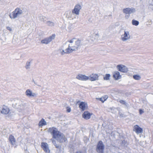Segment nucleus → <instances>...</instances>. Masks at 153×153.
Here are the masks:
<instances>
[{
  "instance_id": "obj_1",
  "label": "nucleus",
  "mask_w": 153,
  "mask_h": 153,
  "mask_svg": "<svg viewBox=\"0 0 153 153\" xmlns=\"http://www.w3.org/2000/svg\"><path fill=\"white\" fill-rule=\"evenodd\" d=\"M48 131L51 133L53 138L56 140L60 143L65 142L67 141V139L65 136L56 127H53L49 128Z\"/></svg>"
},
{
  "instance_id": "obj_2",
  "label": "nucleus",
  "mask_w": 153,
  "mask_h": 153,
  "mask_svg": "<svg viewBox=\"0 0 153 153\" xmlns=\"http://www.w3.org/2000/svg\"><path fill=\"white\" fill-rule=\"evenodd\" d=\"M23 11L22 10L19 8H17L15 9L11 13H10L9 16L11 19H15L23 13Z\"/></svg>"
},
{
  "instance_id": "obj_3",
  "label": "nucleus",
  "mask_w": 153,
  "mask_h": 153,
  "mask_svg": "<svg viewBox=\"0 0 153 153\" xmlns=\"http://www.w3.org/2000/svg\"><path fill=\"white\" fill-rule=\"evenodd\" d=\"M52 140L51 139L52 143L56 148V153H64V149L61 147V145L57 143L55 140Z\"/></svg>"
},
{
  "instance_id": "obj_4",
  "label": "nucleus",
  "mask_w": 153,
  "mask_h": 153,
  "mask_svg": "<svg viewBox=\"0 0 153 153\" xmlns=\"http://www.w3.org/2000/svg\"><path fill=\"white\" fill-rule=\"evenodd\" d=\"M105 148L104 145L101 140L99 141L97 144L96 151L98 153H104V150Z\"/></svg>"
},
{
  "instance_id": "obj_5",
  "label": "nucleus",
  "mask_w": 153,
  "mask_h": 153,
  "mask_svg": "<svg viewBox=\"0 0 153 153\" xmlns=\"http://www.w3.org/2000/svg\"><path fill=\"white\" fill-rule=\"evenodd\" d=\"M55 34H53L52 35L48 37H47L42 39L41 41V43L42 44H47L52 41L53 39H55Z\"/></svg>"
},
{
  "instance_id": "obj_6",
  "label": "nucleus",
  "mask_w": 153,
  "mask_h": 153,
  "mask_svg": "<svg viewBox=\"0 0 153 153\" xmlns=\"http://www.w3.org/2000/svg\"><path fill=\"white\" fill-rule=\"evenodd\" d=\"M68 13H67V15L68 18H71L72 19L76 18V4L72 12L69 11Z\"/></svg>"
},
{
  "instance_id": "obj_7",
  "label": "nucleus",
  "mask_w": 153,
  "mask_h": 153,
  "mask_svg": "<svg viewBox=\"0 0 153 153\" xmlns=\"http://www.w3.org/2000/svg\"><path fill=\"white\" fill-rule=\"evenodd\" d=\"M79 107L81 111H84L88 109L87 103L85 102H81L79 104Z\"/></svg>"
},
{
  "instance_id": "obj_8",
  "label": "nucleus",
  "mask_w": 153,
  "mask_h": 153,
  "mask_svg": "<svg viewBox=\"0 0 153 153\" xmlns=\"http://www.w3.org/2000/svg\"><path fill=\"white\" fill-rule=\"evenodd\" d=\"M117 68L119 71L123 73H126L128 71L127 68L123 65H118L117 66Z\"/></svg>"
},
{
  "instance_id": "obj_9",
  "label": "nucleus",
  "mask_w": 153,
  "mask_h": 153,
  "mask_svg": "<svg viewBox=\"0 0 153 153\" xmlns=\"http://www.w3.org/2000/svg\"><path fill=\"white\" fill-rule=\"evenodd\" d=\"M92 113H90L88 111H86L84 112L82 114V117L85 120H88L90 118Z\"/></svg>"
},
{
  "instance_id": "obj_10",
  "label": "nucleus",
  "mask_w": 153,
  "mask_h": 153,
  "mask_svg": "<svg viewBox=\"0 0 153 153\" xmlns=\"http://www.w3.org/2000/svg\"><path fill=\"white\" fill-rule=\"evenodd\" d=\"M41 146L45 152H47L48 150L49 152L50 151L49 149L48 144L47 143L45 142H42L41 143Z\"/></svg>"
},
{
  "instance_id": "obj_11",
  "label": "nucleus",
  "mask_w": 153,
  "mask_h": 153,
  "mask_svg": "<svg viewBox=\"0 0 153 153\" xmlns=\"http://www.w3.org/2000/svg\"><path fill=\"white\" fill-rule=\"evenodd\" d=\"M133 131L137 134L142 133L143 131V129L140 128L139 126L135 125L134 127Z\"/></svg>"
},
{
  "instance_id": "obj_12",
  "label": "nucleus",
  "mask_w": 153,
  "mask_h": 153,
  "mask_svg": "<svg viewBox=\"0 0 153 153\" xmlns=\"http://www.w3.org/2000/svg\"><path fill=\"white\" fill-rule=\"evenodd\" d=\"M113 77L115 80H117L121 78V75L118 71H115L113 73Z\"/></svg>"
},
{
  "instance_id": "obj_13",
  "label": "nucleus",
  "mask_w": 153,
  "mask_h": 153,
  "mask_svg": "<svg viewBox=\"0 0 153 153\" xmlns=\"http://www.w3.org/2000/svg\"><path fill=\"white\" fill-rule=\"evenodd\" d=\"M26 95L29 97H36V94L32 92L31 90L29 89H27L25 92Z\"/></svg>"
},
{
  "instance_id": "obj_14",
  "label": "nucleus",
  "mask_w": 153,
  "mask_h": 153,
  "mask_svg": "<svg viewBox=\"0 0 153 153\" xmlns=\"http://www.w3.org/2000/svg\"><path fill=\"white\" fill-rule=\"evenodd\" d=\"M89 77V79L91 81H94L98 79L99 76L96 74H92Z\"/></svg>"
},
{
  "instance_id": "obj_15",
  "label": "nucleus",
  "mask_w": 153,
  "mask_h": 153,
  "mask_svg": "<svg viewBox=\"0 0 153 153\" xmlns=\"http://www.w3.org/2000/svg\"><path fill=\"white\" fill-rule=\"evenodd\" d=\"M77 79L80 80L86 81L89 79V77L85 75L79 74L77 76Z\"/></svg>"
},
{
  "instance_id": "obj_16",
  "label": "nucleus",
  "mask_w": 153,
  "mask_h": 153,
  "mask_svg": "<svg viewBox=\"0 0 153 153\" xmlns=\"http://www.w3.org/2000/svg\"><path fill=\"white\" fill-rule=\"evenodd\" d=\"M74 50L70 47V45H69L68 48L65 50V52L64 50H62L61 51V54L63 55L66 53H69L72 52Z\"/></svg>"
},
{
  "instance_id": "obj_17",
  "label": "nucleus",
  "mask_w": 153,
  "mask_h": 153,
  "mask_svg": "<svg viewBox=\"0 0 153 153\" xmlns=\"http://www.w3.org/2000/svg\"><path fill=\"white\" fill-rule=\"evenodd\" d=\"M108 98L107 95H104L100 98H96V99L101 101L102 103H104L105 101Z\"/></svg>"
},
{
  "instance_id": "obj_18",
  "label": "nucleus",
  "mask_w": 153,
  "mask_h": 153,
  "mask_svg": "<svg viewBox=\"0 0 153 153\" xmlns=\"http://www.w3.org/2000/svg\"><path fill=\"white\" fill-rule=\"evenodd\" d=\"M9 111L10 110L9 108L5 106L4 107H3L2 108L1 113L3 114H8Z\"/></svg>"
},
{
  "instance_id": "obj_19",
  "label": "nucleus",
  "mask_w": 153,
  "mask_h": 153,
  "mask_svg": "<svg viewBox=\"0 0 153 153\" xmlns=\"http://www.w3.org/2000/svg\"><path fill=\"white\" fill-rule=\"evenodd\" d=\"M9 139L12 145H14L15 144L16 141L13 135H10L9 136Z\"/></svg>"
},
{
  "instance_id": "obj_20",
  "label": "nucleus",
  "mask_w": 153,
  "mask_h": 153,
  "mask_svg": "<svg viewBox=\"0 0 153 153\" xmlns=\"http://www.w3.org/2000/svg\"><path fill=\"white\" fill-rule=\"evenodd\" d=\"M129 35L128 32H125L124 34L122 36V40L125 41L129 38L128 36Z\"/></svg>"
},
{
  "instance_id": "obj_21",
  "label": "nucleus",
  "mask_w": 153,
  "mask_h": 153,
  "mask_svg": "<svg viewBox=\"0 0 153 153\" xmlns=\"http://www.w3.org/2000/svg\"><path fill=\"white\" fill-rule=\"evenodd\" d=\"M47 125V123L45 119L43 118H42L41 120L39 121L38 124V126L39 127H42L44 126Z\"/></svg>"
},
{
  "instance_id": "obj_22",
  "label": "nucleus",
  "mask_w": 153,
  "mask_h": 153,
  "mask_svg": "<svg viewBox=\"0 0 153 153\" xmlns=\"http://www.w3.org/2000/svg\"><path fill=\"white\" fill-rule=\"evenodd\" d=\"M15 105L16 108H18L21 105V104L20 100L17 98H15Z\"/></svg>"
},
{
  "instance_id": "obj_23",
  "label": "nucleus",
  "mask_w": 153,
  "mask_h": 153,
  "mask_svg": "<svg viewBox=\"0 0 153 153\" xmlns=\"http://www.w3.org/2000/svg\"><path fill=\"white\" fill-rule=\"evenodd\" d=\"M133 12V10L131 8H128L124 9L123 10V13L126 14H129L132 13Z\"/></svg>"
},
{
  "instance_id": "obj_24",
  "label": "nucleus",
  "mask_w": 153,
  "mask_h": 153,
  "mask_svg": "<svg viewBox=\"0 0 153 153\" xmlns=\"http://www.w3.org/2000/svg\"><path fill=\"white\" fill-rule=\"evenodd\" d=\"M111 75L109 74H106L104 77L103 79L104 80H108L110 79Z\"/></svg>"
},
{
  "instance_id": "obj_25",
  "label": "nucleus",
  "mask_w": 153,
  "mask_h": 153,
  "mask_svg": "<svg viewBox=\"0 0 153 153\" xmlns=\"http://www.w3.org/2000/svg\"><path fill=\"white\" fill-rule=\"evenodd\" d=\"M133 77L134 79L137 80H139L141 78L140 76L138 75H134L133 76Z\"/></svg>"
},
{
  "instance_id": "obj_26",
  "label": "nucleus",
  "mask_w": 153,
  "mask_h": 153,
  "mask_svg": "<svg viewBox=\"0 0 153 153\" xmlns=\"http://www.w3.org/2000/svg\"><path fill=\"white\" fill-rule=\"evenodd\" d=\"M31 61L30 60L29 61H28L26 63V65L25 66L26 69H27L30 68L29 67L30 65Z\"/></svg>"
},
{
  "instance_id": "obj_27",
  "label": "nucleus",
  "mask_w": 153,
  "mask_h": 153,
  "mask_svg": "<svg viewBox=\"0 0 153 153\" xmlns=\"http://www.w3.org/2000/svg\"><path fill=\"white\" fill-rule=\"evenodd\" d=\"M47 19V18L44 16H41L39 17V20L42 21H43L44 22H45Z\"/></svg>"
},
{
  "instance_id": "obj_28",
  "label": "nucleus",
  "mask_w": 153,
  "mask_h": 153,
  "mask_svg": "<svg viewBox=\"0 0 153 153\" xmlns=\"http://www.w3.org/2000/svg\"><path fill=\"white\" fill-rule=\"evenodd\" d=\"M139 22L136 20H133L132 21V24L133 25H135V26H137L139 24Z\"/></svg>"
},
{
  "instance_id": "obj_29",
  "label": "nucleus",
  "mask_w": 153,
  "mask_h": 153,
  "mask_svg": "<svg viewBox=\"0 0 153 153\" xmlns=\"http://www.w3.org/2000/svg\"><path fill=\"white\" fill-rule=\"evenodd\" d=\"M46 23L48 26H54V23L50 21H48L46 22Z\"/></svg>"
},
{
  "instance_id": "obj_30",
  "label": "nucleus",
  "mask_w": 153,
  "mask_h": 153,
  "mask_svg": "<svg viewBox=\"0 0 153 153\" xmlns=\"http://www.w3.org/2000/svg\"><path fill=\"white\" fill-rule=\"evenodd\" d=\"M74 148L73 146H71L70 149L69 151L71 153H76V152H74Z\"/></svg>"
},
{
  "instance_id": "obj_31",
  "label": "nucleus",
  "mask_w": 153,
  "mask_h": 153,
  "mask_svg": "<svg viewBox=\"0 0 153 153\" xmlns=\"http://www.w3.org/2000/svg\"><path fill=\"white\" fill-rule=\"evenodd\" d=\"M66 111L68 113H69L71 111V108L69 107H67L66 108Z\"/></svg>"
},
{
  "instance_id": "obj_32",
  "label": "nucleus",
  "mask_w": 153,
  "mask_h": 153,
  "mask_svg": "<svg viewBox=\"0 0 153 153\" xmlns=\"http://www.w3.org/2000/svg\"><path fill=\"white\" fill-rule=\"evenodd\" d=\"M119 102L120 103H121L122 104H123V105H126V102L124 100H120L119 101Z\"/></svg>"
},
{
  "instance_id": "obj_33",
  "label": "nucleus",
  "mask_w": 153,
  "mask_h": 153,
  "mask_svg": "<svg viewBox=\"0 0 153 153\" xmlns=\"http://www.w3.org/2000/svg\"><path fill=\"white\" fill-rule=\"evenodd\" d=\"M81 9V6L79 5H77V14H78V12L79 11V10Z\"/></svg>"
},
{
  "instance_id": "obj_34",
  "label": "nucleus",
  "mask_w": 153,
  "mask_h": 153,
  "mask_svg": "<svg viewBox=\"0 0 153 153\" xmlns=\"http://www.w3.org/2000/svg\"><path fill=\"white\" fill-rule=\"evenodd\" d=\"M139 113L140 114H141L144 112V111L142 109H140L139 110Z\"/></svg>"
},
{
  "instance_id": "obj_35",
  "label": "nucleus",
  "mask_w": 153,
  "mask_h": 153,
  "mask_svg": "<svg viewBox=\"0 0 153 153\" xmlns=\"http://www.w3.org/2000/svg\"><path fill=\"white\" fill-rule=\"evenodd\" d=\"M6 28L7 30H9L10 31H11L12 30L11 28L10 27H9V26H7L6 27Z\"/></svg>"
},
{
  "instance_id": "obj_36",
  "label": "nucleus",
  "mask_w": 153,
  "mask_h": 153,
  "mask_svg": "<svg viewBox=\"0 0 153 153\" xmlns=\"http://www.w3.org/2000/svg\"><path fill=\"white\" fill-rule=\"evenodd\" d=\"M77 153H86L85 151H80L77 152Z\"/></svg>"
},
{
  "instance_id": "obj_37",
  "label": "nucleus",
  "mask_w": 153,
  "mask_h": 153,
  "mask_svg": "<svg viewBox=\"0 0 153 153\" xmlns=\"http://www.w3.org/2000/svg\"><path fill=\"white\" fill-rule=\"evenodd\" d=\"M32 81L34 83V84H35L36 85H37V86H40V85H38V84H37V82H36L34 81V80L33 79Z\"/></svg>"
},
{
  "instance_id": "obj_38",
  "label": "nucleus",
  "mask_w": 153,
  "mask_h": 153,
  "mask_svg": "<svg viewBox=\"0 0 153 153\" xmlns=\"http://www.w3.org/2000/svg\"><path fill=\"white\" fill-rule=\"evenodd\" d=\"M75 39L74 38V39H72L70 40V41H69V42L70 43H72L73 42V40L74 39Z\"/></svg>"
},
{
  "instance_id": "obj_39",
  "label": "nucleus",
  "mask_w": 153,
  "mask_h": 153,
  "mask_svg": "<svg viewBox=\"0 0 153 153\" xmlns=\"http://www.w3.org/2000/svg\"><path fill=\"white\" fill-rule=\"evenodd\" d=\"M76 133L75 134V136H76Z\"/></svg>"
},
{
  "instance_id": "obj_40",
  "label": "nucleus",
  "mask_w": 153,
  "mask_h": 153,
  "mask_svg": "<svg viewBox=\"0 0 153 153\" xmlns=\"http://www.w3.org/2000/svg\"><path fill=\"white\" fill-rule=\"evenodd\" d=\"M75 43H76V41H75Z\"/></svg>"
}]
</instances>
